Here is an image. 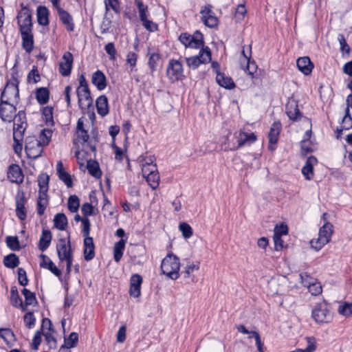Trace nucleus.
<instances>
[{"label":"nucleus","instance_id":"1","mask_svg":"<svg viewBox=\"0 0 352 352\" xmlns=\"http://www.w3.org/2000/svg\"><path fill=\"white\" fill-rule=\"evenodd\" d=\"M179 258L173 253H168L162 261V273L172 280H177L179 277Z\"/></svg>","mask_w":352,"mask_h":352},{"label":"nucleus","instance_id":"2","mask_svg":"<svg viewBox=\"0 0 352 352\" xmlns=\"http://www.w3.org/2000/svg\"><path fill=\"white\" fill-rule=\"evenodd\" d=\"M332 234V224L329 222L324 223L319 230L318 237L310 241L311 248L316 251L320 250L330 241Z\"/></svg>","mask_w":352,"mask_h":352},{"label":"nucleus","instance_id":"3","mask_svg":"<svg viewBox=\"0 0 352 352\" xmlns=\"http://www.w3.org/2000/svg\"><path fill=\"white\" fill-rule=\"evenodd\" d=\"M198 55L186 58L188 67L192 69H197L201 64L209 63L211 60V52L210 49L201 47Z\"/></svg>","mask_w":352,"mask_h":352},{"label":"nucleus","instance_id":"4","mask_svg":"<svg viewBox=\"0 0 352 352\" xmlns=\"http://www.w3.org/2000/svg\"><path fill=\"white\" fill-rule=\"evenodd\" d=\"M179 39L186 47L199 49L204 46L203 34L199 31H196L193 35L182 33Z\"/></svg>","mask_w":352,"mask_h":352},{"label":"nucleus","instance_id":"5","mask_svg":"<svg viewBox=\"0 0 352 352\" xmlns=\"http://www.w3.org/2000/svg\"><path fill=\"white\" fill-rule=\"evenodd\" d=\"M43 145L34 136H29L25 139V150L29 158L36 159L43 153Z\"/></svg>","mask_w":352,"mask_h":352},{"label":"nucleus","instance_id":"6","mask_svg":"<svg viewBox=\"0 0 352 352\" xmlns=\"http://www.w3.org/2000/svg\"><path fill=\"white\" fill-rule=\"evenodd\" d=\"M19 96L18 82L16 79L8 82L1 95V101L2 102H11L16 100Z\"/></svg>","mask_w":352,"mask_h":352},{"label":"nucleus","instance_id":"7","mask_svg":"<svg viewBox=\"0 0 352 352\" xmlns=\"http://www.w3.org/2000/svg\"><path fill=\"white\" fill-rule=\"evenodd\" d=\"M20 32L32 30V12L29 8L23 6L17 15Z\"/></svg>","mask_w":352,"mask_h":352},{"label":"nucleus","instance_id":"8","mask_svg":"<svg viewBox=\"0 0 352 352\" xmlns=\"http://www.w3.org/2000/svg\"><path fill=\"white\" fill-rule=\"evenodd\" d=\"M312 318L317 323H327L331 320L332 316L324 302L318 303L315 306L312 311Z\"/></svg>","mask_w":352,"mask_h":352},{"label":"nucleus","instance_id":"9","mask_svg":"<svg viewBox=\"0 0 352 352\" xmlns=\"http://www.w3.org/2000/svg\"><path fill=\"white\" fill-rule=\"evenodd\" d=\"M56 251L58 258L60 261H64V259L73 257L69 235L68 236L67 239L65 238H60L58 239L56 245Z\"/></svg>","mask_w":352,"mask_h":352},{"label":"nucleus","instance_id":"10","mask_svg":"<svg viewBox=\"0 0 352 352\" xmlns=\"http://www.w3.org/2000/svg\"><path fill=\"white\" fill-rule=\"evenodd\" d=\"M212 8L211 5H206L203 6L200 10L202 22L206 26L210 28L217 27L219 23V19Z\"/></svg>","mask_w":352,"mask_h":352},{"label":"nucleus","instance_id":"11","mask_svg":"<svg viewBox=\"0 0 352 352\" xmlns=\"http://www.w3.org/2000/svg\"><path fill=\"white\" fill-rule=\"evenodd\" d=\"M77 96L78 104L82 110L89 109L92 105L93 100L88 87H78Z\"/></svg>","mask_w":352,"mask_h":352},{"label":"nucleus","instance_id":"12","mask_svg":"<svg viewBox=\"0 0 352 352\" xmlns=\"http://www.w3.org/2000/svg\"><path fill=\"white\" fill-rule=\"evenodd\" d=\"M16 107L11 102L1 101L0 104V118L3 122H10L13 120L15 115Z\"/></svg>","mask_w":352,"mask_h":352},{"label":"nucleus","instance_id":"13","mask_svg":"<svg viewBox=\"0 0 352 352\" xmlns=\"http://www.w3.org/2000/svg\"><path fill=\"white\" fill-rule=\"evenodd\" d=\"M183 74L182 64L178 60H170L167 69V75L173 80H178Z\"/></svg>","mask_w":352,"mask_h":352},{"label":"nucleus","instance_id":"14","mask_svg":"<svg viewBox=\"0 0 352 352\" xmlns=\"http://www.w3.org/2000/svg\"><path fill=\"white\" fill-rule=\"evenodd\" d=\"M63 60L59 65L60 73L63 76H67L70 74L72 64H73V55L72 53L67 52L63 56Z\"/></svg>","mask_w":352,"mask_h":352},{"label":"nucleus","instance_id":"15","mask_svg":"<svg viewBox=\"0 0 352 352\" xmlns=\"http://www.w3.org/2000/svg\"><path fill=\"white\" fill-rule=\"evenodd\" d=\"M7 176L12 183L21 184L23 181L22 170L17 164H12L9 166Z\"/></svg>","mask_w":352,"mask_h":352},{"label":"nucleus","instance_id":"16","mask_svg":"<svg viewBox=\"0 0 352 352\" xmlns=\"http://www.w3.org/2000/svg\"><path fill=\"white\" fill-rule=\"evenodd\" d=\"M281 130V124L280 122H274L272 124L270 131L268 135L269 137V146L268 148L270 151H273L275 149V144H276L280 131Z\"/></svg>","mask_w":352,"mask_h":352},{"label":"nucleus","instance_id":"17","mask_svg":"<svg viewBox=\"0 0 352 352\" xmlns=\"http://www.w3.org/2000/svg\"><path fill=\"white\" fill-rule=\"evenodd\" d=\"M142 283V278L139 274H133L130 280V295L134 298H138L140 296L141 285Z\"/></svg>","mask_w":352,"mask_h":352},{"label":"nucleus","instance_id":"18","mask_svg":"<svg viewBox=\"0 0 352 352\" xmlns=\"http://www.w3.org/2000/svg\"><path fill=\"white\" fill-rule=\"evenodd\" d=\"M286 113L289 118L293 121H298L301 118L298 104L294 100L289 101L286 104Z\"/></svg>","mask_w":352,"mask_h":352},{"label":"nucleus","instance_id":"19","mask_svg":"<svg viewBox=\"0 0 352 352\" xmlns=\"http://www.w3.org/2000/svg\"><path fill=\"white\" fill-rule=\"evenodd\" d=\"M318 162L317 159L311 156L309 157L305 162V166L302 168V173L306 179L311 180L314 177V166Z\"/></svg>","mask_w":352,"mask_h":352},{"label":"nucleus","instance_id":"20","mask_svg":"<svg viewBox=\"0 0 352 352\" xmlns=\"http://www.w3.org/2000/svg\"><path fill=\"white\" fill-rule=\"evenodd\" d=\"M25 198L23 192L21 195H17L16 201V214L21 220H25L26 218V209L25 207Z\"/></svg>","mask_w":352,"mask_h":352},{"label":"nucleus","instance_id":"21","mask_svg":"<svg viewBox=\"0 0 352 352\" xmlns=\"http://www.w3.org/2000/svg\"><path fill=\"white\" fill-rule=\"evenodd\" d=\"M22 38V47L24 50L30 53L34 49V36L32 31L21 32Z\"/></svg>","mask_w":352,"mask_h":352},{"label":"nucleus","instance_id":"22","mask_svg":"<svg viewBox=\"0 0 352 352\" xmlns=\"http://www.w3.org/2000/svg\"><path fill=\"white\" fill-rule=\"evenodd\" d=\"M296 65L298 69L305 75L310 74L314 67L312 63L307 56L299 58L296 61Z\"/></svg>","mask_w":352,"mask_h":352},{"label":"nucleus","instance_id":"23","mask_svg":"<svg viewBox=\"0 0 352 352\" xmlns=\"http://www.w3.org/2000/svg\"><path fill=\"white\" fill-rule=\"evenodd\" d=\"M95 256V246L93 238H87L84 239V258L89 261Z\"/></svg>","mask_w":352,"mask_h":352},{"label":"nucleus","instance_id":"24","mask_svg":"<svg viewBox=\"0 0 352 352\" xmlns=\"http://www.w3.org/2000/svg\"><path fill=\"white\" fill-rule=\"evenodd\" d=\"M92 83L98 90H103L107 86L106 77L102 72L98 70L92 75Z\"/></svg>","mask_w":352,"mask_h":352},{"label":"nucleus","instance_id":"25","mask_svg":"<svg viewBox=\"0 0 352 352\" xmlns=\"http://www.w3.org/2000/svg\"><path fill=\"white\" fill-rule=\"evenodd\" d=\"M47 191L39 190L37 199V213L41 216L44 214L45 210L48 204Z\"/></svg>","mask_w":352,"mask_h":352},{"label":"nucleus","instance_id":"26","mask_svg":"<svg viewBox=\"0 0 352 352\" xmlns=\"http://www.w3.org/2000/svg\"><path fill=\"white\" fill-rule=\"evenodd\" d=\"M42 261L40 263L41 267L48 269L52 273H53L56 276H60L61 272L58 270L52 260L47 256L46 255L41 254Z\"/></svg>","mask_w":352,"mask_h":352},{"label":"nucleus","instance_id":"27","mask_svg":"<svg viewBox=\"0 0 352 352\" xmlns=\"http://www.w3.org/2000/svg\"><path fill=\"white\" fill-rule=\"evenodd\" d=\"M237 139L238 146L236 149L244 146L247 143L251 144L254 142L256 138L253 133H248L241 130L239 133V135L237 136Z\"/></svg>","mask_w":352,"mask_h":352},{"label":"nucleus","instance_id":"28","mask_svg":"<svg viewBox=\"0 0 352 352\" xmlns=\"http://www.w3.org/2000/svg\"><path fill=\"white\" fill-rule=\"evenodd\" d=\"M58 15L60 21L65 25L66 29L72 32L74 29L72 16L65 10L58 8Z\"/></svg>","mask_w":352,"mask_h":352},{"label":"nucleus","instance_id":"29","mask_svg":"<svg viewBox=\"0 0 352 352\" xmlns=\"http://www.w3.org/2000/svg\"><path fill=\"white\" fill-rule=\"evenodd\" d=\"M97 111L101 116H105L109 113V104L107 98L102 95L98 97L96 101Z\"/></svg>","mask_w":352,"mask_h":352},{"label":"nucleus","instance_id":"30","mask_svg":"<svg viewBox=\"0 0 352 352\" xmlns=\"http://www.w3.org/2000/svg\"><path fill=\"white\" fill-rule=\"evenodd\" d=\"M351 129H352V117L351 116V115L349 113V109L348 108H346L345 116H344V118L342 119V124H341V128L338 129L336 131V133H337L336 138L338 139L340 138L343 130H349Z\"/></svg>","mask_w":352,"mask_h":352},{"label":"nucleus","instance_id":"31","mask_svg":"<svg viewBox=\"0 0 352 352\" xmlns=\"http://www.w3.org/2000/svg\"><path fill=\"white\" fill-rule=\"evenodd\" d=\"M76 138L74 140V144L76 146H78V144L84 145L87 143L88 145H89L91 151H95V146H92L88 142L89 135L86 130L76 131Z\"/></svg>","mask_w":352,"mask_h":352},{"label":"nucleus","instance_id":"32","mask_svg":"<svg viewBox=\"0 0 352 352\" xmlns=\"http://www.w3.org/2000/svg\"><path fill=\"white\" fill-rule=\"evenodd\" d=\"M216 81L224 88L232 89L234 87V83L232 78L219 72H217Z\"/></svg>","mask_w":352,"mask_h":352},{"label":"nucleus","instance_id":"33","mask_svg":"<svg viewBox=\"0 0 352 352\" xmlns=\"http://www.w3.org/2000/svg\"><path fill=\"white\" fill-rule=\"evenodd\" d=\"M10 302L11 304L17 308H21L23 311L25 310L24 304L23 303L22 299L19 295L17 289L16 287H12L10 290Z\"/></svg>","mask_w":352,"mask_h":352},{"label":"nucleus","instance_id":"34","mask_svg":"<svg viewBox=\"0 0 352 352\" xmlns=\"http://www.w3.org/2000/svg\"><path fill=\"white\" fill-rule=\"evenodd\" d=\"M52 241V234L50 230H43L39 240V249L43 252L50 246Z\"/></svg>","mask_w":352,"mask_h":352},{"label":"nucleus","instance_id":"35","mask_svg":"<svg viewBox=\"0 0 352 352\" xmlns=\"http://www.w3.org/2000/svg\"><path fill=\"white\" fill-rule=\"evenodd\" d=\"M49 10L45 6L37 8V21L41 25H47L49 23Z\"/></svg>","mask_w":352,"mask_h":352},{"label":"nucleus","instance_id":"36","mask_svg":"<svg viewBox=\"0 0 352 352\" xmlns=\"http://www.w3.org/2000/svg\"><path fill=\"white\" fill-rule=\"evenodd\" d=\"M126 240L121 239L116 242L113 247V257L116 262L118 263L122 257L125 248Z\"/></svg>","mask_w":352,"mask_h":352},{"label":"nucleus","instance_id":"37","mask_svg":"<svg viewBox=\"0 0 352 352\" xmlns=\"http://www.w3.org/2000/svg\"><path fill=\"white\" fill-rule=\"evenodd\" d=\"M50 98V91L45 87H41L37 89L36 91V98L40 104H45L47 103Z\"/></svg>","mask_w":352,"mask_h":352},{"label":"nucleus","instance_id":"38","mask_svg":"<svg viewBox=\"0 0 352 352\" xmlns=\"http://www.w3.org/2000/svg\"><path fill=\"white\" fill-rule=\"evenodd\" d=\"M87 168L90 175L96 178H100L102 175V172L100 169L99 164L96 161L89 160L87 164Z\"/></svg>","mask_w":352,"mask_h":352},{"label":"nucleus","instance_id":"39","mask_svg":"<svg viewBox=\"0 0 352 352\" xmlns=\"http://www.w3.org/2000/svg\"><path fill=\"white\" fill-rule=\"evenodd\" d=\"M54 223L57 229L64 230L67 225V219L65 214L58 213L54 217Z\"/></svg>","mask_w":352,"mask_h":352},{"label":"nucleus","instance_id":"40","mask_svg":"<svg viewBox=\"0 0 352 352\" xmlns=\"http://www.w3.org/2000/svg\"><path fill=\"white\" fill-rule=\"evenodd\" d=\"M199 269V263H195L193 262H188L186 265L184 267L182 271V274L184 275L185 278H190L191 274L195 272L198 271Z\"/></svg>","mask_w":352,"mask_h":352},{"label":"nucleus","instance_id":"41","mask_svg":"<svg viewBox=\"0 0 352 352\" xmlns=\"http://www.w3.org/2000/svg\"><path fill=\"white\" fill-rule=\"evenodd\" d=\"M22 294L25 297V307L26 308L30 305H35L37 304V300L35 294L27 289L22 290Z\"/></svg>","mask_w":352,"mask_h":352},{"label":"nucleus","instance_id":"42","mask_svg":"<svg viewBox=\"0 0 352 352\" xmlns=\"http://www.w3.org/2000/svg\"><path fill=\"white\" fill-rule=\"evenodd\" d=\"M42 116L44 121L47 126L54 125L53 119V108L51 107H45L43 109Z\"/></svg>","mask_w":352,"mask_h":352},{"label":"nucleus","instance_id":"43","mask_svg":"<svg viewBox=\"0 0 352 352\" xmlns=\"http://www.w3.org/2000/svg\"><path fill=\"white\" fill-rule=\"evenodd\" d=\"M3 263L7 267L14 268L19 265V260L16 254H10L4 257Z\"/></svg>","mask_w":352,"mask_h":352},{"label":"nucleus","instance_id":"44","mask_svg":"<svg viewBox=\"0 0 352 352\" xmlns=\"http://www.w3.org/2000/svg\"><path fill=\"white\" fill-rule=\"evenodd\" d=\"M144 178L152 189L155 190L158 187L160 176L157 170L154 173H151L149 175H148Z\"/></svg>","mask_w":352,"mask_h":352},{"label":"nucleus","instance_id":"45","mask_svg":"<svg viewBox=\"0 0 352 352\" xmlns=\"http://www.w3.org/2000/svg\"><path fill=\"white\" fill-rule=\"evenodd\" d=\"M12 121H14L13 126L18 128L21 126L25 128L26 117L25 112L23 111H19L18 114L15 116Z\"/></svg>","mask_w":352,"mask_h":352},{"label":"nucleus","instance_id":"46","mask_svg":"<svg viewBox=\"0 0 352 352\" xmlns=\"http://www.w3.org/2000/svg\"><path fill=\"white\" fill-rule=\"evenodd\" d=\"M67 206L72 212H77L80 206L78 197L76 195H71L68 199Z\"/></svg>","mask_w":352,"mask_h":352},{"label":"nucleus","instance_id":"47","mask_svg":"<svg viewBox=\"0 0 352 352\" xmlns=\"http://www.w3.org/2000/svg\"><path fill=\"white\" fill-rule=\"evenodd\" d=\"M135 4L138 8L140 21L148 18V6L144 5L142 0H135Z\"/></svg>","mask_w":352,"mask_h":352},{"label":"nucleus","instance_id":"48","mask_svg":"<svg viewBox=\"0 0 352 352\" xmlns=\"http://www.w3.org/2000/svg\"><path fill=\"white\" fill-rule=\"evenodd\" d=\"M52 135V131L51 129H44L40 133L38 141L45 146L49 144Z\"/></svg>","mask_w":352,"mask_h":352},{"label":"nucleus","instance_id":"49","mask_svg":"<svg viewBox=\"0 0 352 352\" xmlns=\"http://www.w3.org/2000/svg\"><path fill=\"white\" fill-rule=\"evenodd\" d=\"M179 230L185 239H189L192 236V229L187 223L183 222L179 223Z\"/></svg>","mask_w":352,"mask_h":352},{"label":"nucleus","instance_id":"50","mask_svg":"<svg viewBox=\"0 0 352 352\" xmlns=\"http://www.w3.org/2000/svg\"><path fill=\"white\" fill-rule=\"evenodd\" d=\"M78 341V335L77 333L72 332L67 339H65V345L67 349L73 348L76 346Z\"/></svg>","mask_w":352,"mask_h":352},{"label":"nucleus","instance_id":"51","mask_svg":"<svg viewBox=\"0 0 352 352\" xmlns=\"http://www.w3.org/2000/svg\"><path fill=\"white\" fill-rule=\"evenodd\" d=\"M241 66L244 70L247 71L248 73L251 76L256 72L257 68L255 63L254 61L250 62V59L244 63H243L242 60H241Z\"/></svg>","mask_w":352,"mask_h":352},{"label":"nucleus","instance_id":"52","mask_svg":"<svg viewBox=\"0 0 352 352\" xmlns=\"http://www.w3.org/2000/svg\"><path fill=\"white\" fill-rule=\"evenodd\" d=\"M148 65L152 72L155 71L157 67V63L160 60V56L157 53H148Z\"/></svg>","mask_w":352,"mask_h":352},{"label":"nucleus","instance_id":"53","mask_svg":"<svg viewBox=\"0 0 352 352\" xmlns=\"http://www.w3.org/2000/svg\"><path fill=\"white\" fill-rule=\"evenodd\" d=\"M338 313L346 317L352 316V302H346L344 305H340L338 307Z\"/></svg>","mask_w":352,"mask_h":352},{"label":"nucleus","instance_id":"54","mask_svg":"<svg viewBox=\"0 0 352 352\" xmlns=\"http://www.w3.org/2000/svg\"><path fill=\"white\" fill-rule=\"evenodd\" d=\"M49 180L50 178L47 174L41 175L38 179L39 190L47 191Z\"/></svg>","mask_w":352,"mask_h":352},{"label":"nucleus","instance_id":"55","mask_svg":"<svg viewBox=\"0 0 352 352\" xmlns=\"http://www.w3.org/2000/svg\"><path fill=\"white\" fill-rule=\"evenodd\" d=\"M338 40L340 43V51L342 53V54L344 55V53L349 54L351 49L349 45L346 43L344 35L342 34H338Z\"/></svg>","mask_w":352,"mask_h":352},{"label":"nucleus","instance_id":"56","mask_svg":"<svg viewBox=\"0 0 352 352\" xmlns=\"http://www.w3.org/2000/svg\"><path fill=\"white\" fill-rule=\"evenodd\" d=\"M23 320L25 326L28 329H32L35 325L36 318L32 312L30 311L25 314L23 317Z\"/></svg>","mask_w":352,"mask_h":352},{"label":"nucleus","instance_id":"57","mask_svg":"<svg viewBox=\"0 0 352 352\" xmlns=\"http://www.w3.org/2000/svg\"><path fill=\"white\" fill-rule=\"evenodd\" d=\"M25 129V127L20 126L18 128L13 126V139L14 142H22Z\"/></svg>","mask_w":352,"mask_h":352},{"label":"nucleus","instance_id":"58","mask_svg":"<svg viewBox=\"0 0 352 352\" xmlns=\"http://www.w3.org/2000/svg\"><path fill=\"white\" fill-rule=\"evenodd\" d=\"M82 233L83 236H85V239L87 238H91L89 236L90 234V229H91V223L90 221L87 218H84L82 220Z\"/></svg>","mask_w":352,"mask_h":352},{"label":"nucleus","instance_id":"59","mask_svg":"<svg viewBox=\"0 0 352 352\" xmlns=\"http://www.w3.org/2000/svg\"><path fill=\"white\" fill-rule=\"evenodd\" d=\"M7 245L12 250H18L20 248L19 242L16 236H8L6 238Z\"/></svg>","mask_w":352,"mask_h":352},{"label":"nucleus","instance_id":"60","mask_svg":"<svg viewBox=\"0 0 352 352\" xmlns=\"http://www.w3.org/2000/svg\"><path fill=\"white\" fill-rule=\"evenodd\" d=\"M247 12V10L243 4H240L237 6L235 11L234 17L236 21H240L244 19Z\"/></svg>","mask_w":352,"mask_h":352},{"label":"nucleus","instance_id":"61","mask_svg":"<svg viewBox=\"0 0 352 352\" xmlns=\"http://www.w3.org/2000/svg\"><path fill=\"white\" fill-rule=\"evenodd\" d=\"M104 50L106 52L109 54V58L112 60H114L116 58V50L115 48V45L113 43H107L105 47Z\"/></svg>","mask_w":352,"mask_h":352},{"label":"nucleus","instance_id":"62","mask_svg":"<svg viewBox=\"0 0 352 352\" xmlns=\"http://www.w3.org/2000/svg\"><path fill=\"white\" fill-rule=\"evenodd\" d=\"M309 292L312 295H318L322 292V286L319 283H311L307 285Z\"/></svg>","mask_w":352,"mask_h":352},{"label":"nucleus","instance_id":"63","mask_svg":"<svg viewBox=\"0 0 352 352\" xmlns=\"http://www.w3.org/2000/svg\"><path fill=\"white\" fill-rule=\"evenodd\" d=\"M18 280L19 284L22 286L28 285V279L27 278L26 272L23 268L18 269Z\"/></svg>","mask_w":352,"mask_h":352},{"label":"nucleus","instance_id":"64","mask_svg":"<svg viewBox=\"0 0 352 352\" xmlns=\"http://www.w3.org/2000/svg\"><path fill=\"white\" fill-rule=\"evenodd\" d=\"M274 232V236H281L282 235H286L287 234L288 228L285 224L282 223L279 226H276Z\"/></svg>","mask_w":352,"mask_h":352}]
</instances>
